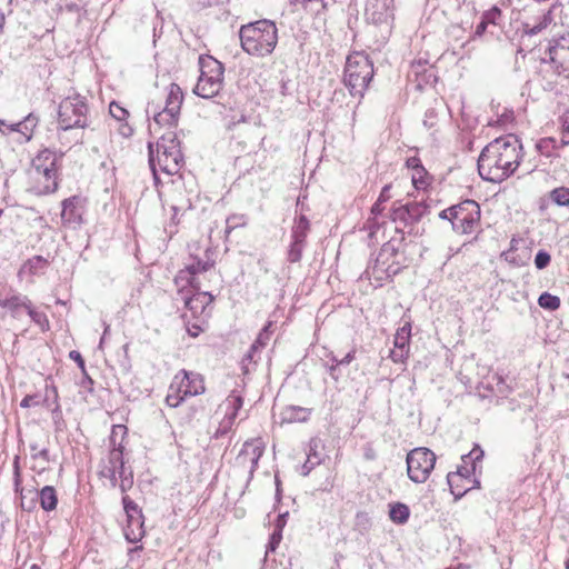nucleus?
<instances>
[{"mask_svg":"<svg viewBox=\"0 0 569 569\" xmlns=\"http://www.w3.org/2000/svg\"><path fill=\"white\" fill-rule=\"evenodd\" d=\"M550 261L551 257L546 250H539L535 257V266L539 270L547 268Z\"/></svg>","mask_w":569,"mask_h":569,"instance_id":"nucleus-48","label":"nucleus"},{"mask_svg":"<svg viewBox=\"0 0 569 569\" xmlns=\"http://www.w3.org/2000/svg\"><path fill=\"white\" fill-rule=\"evenodd\" d=\"M39 123V117L34 113H29L23 120L10 124V131L22 134L23 140L20 142H29L32 139L33 131Z\"/></svg>","mask_w":569,"mask_h":569,"instance_id":"nucleus-23","label":"nucleus"},{"mask_svg":"<svg viewBox=\"0 0 569 569\" xmlns=\"http://www.w3.org/2000/svg\"><path fill=\"white\" fill-rule=\"evenodd\" d=\"M40 403L39 397L37 395H27L20 402V407L30 408L38 406Z\"/></svg>","mask_w":569,"mask_h":569,"instance_id":"nucleus-54","label":"nucleus"},{"mask_svg":"<svg viewBox=\"0 0 569 569\" xmlns=\"http://www.w3.org/2000/svg\"><path fill=\"white\" fill-rule=\"evenodd\" d=\"M48 267V259L43 258L42 256H33L23 263L20 272H27L31 276H37L42 274Z\"/></svg>","mask_w":569,"mask_h":569,"instance_id":"nucleus-27","label":"nucleus"},{"mask_svg":"<svg viewBox=\"0 0 569 569\" xmlns=\"http://www.w3.org/2000/svg\"><path fill=\"white\" fill-rule=\"evenodd\" d=\"M264 452V442L260 438L247 440L236 458L238 466L249 468V478L253 477L260 458Z\"/></svg>","mask_w":569,"mask_h":569,"instance_id":"nucleus-15","label":"nucleus"},{"mask_svg":"<svg viewBox=\"0 0 569 569\" xmlns=\"http://www.w3.org/2000/svg\"><path fill=\"white\" fill-rule=\"evenodd\" d=\"M561 143L569 144V123L567 121L563 124Z\"/></svg>","mask_w":569,"mask_h":569,"instance_id":"nucleus-64","label":"nucleus"},{"mask_svg":"<svg viewBox=\"0 0 569 569\" xmlns=\"http://www.w3.org/2000/svg\"><path fill=\"white\" fill-rule=\"evenodd\" d=\"M126 539L136 543L140 541L144 536L143 529V516H134L132 518H127V526L123 529Z\"/></svg>","mask_w":569,"mask_h":569,"instance_id":"nucleus-24","label":"nucleus"},{"mask_svg":"<svg viewBox=\"0 0 569 569\" xmlns=\"http://www.w3.org/2000/svg\"><path fill=\"white\" fill-rule=\"evenodd\" d=\"M83 200L79 196H73L62 201L61 219L63 224L76 227L82 222Z\"/></svg>","mask_w":569,"mask_h":569,"instance_id":"nucleus-18","label":"nucleus"},{"mask_svg":"<svg viewBox=\"0 0 569 569\" xmlns=\"http://www.w3.org/2000/svg\"><path fill=\"white\" fill-rule=\"evenodd\" d=\"M27 313L29 315L31 320L41 328L42 331L49 329V320H48L46 313L41 312V311H37L32 307V302L30 303V309L27 310Z\"/></svg>","mask_w":569,"mask_h":569,"instance_id":"nucleus-41","label":"nucleus"},{"mask_svg":"<svg viewBox=\"0 0 569 569\" xmlns=\"http://www.w3.org/2000/svg\"><path fill=\"white\" fill-rule=\"evenodd\" d=\"M426 173H418V169L415 170L412 174V183L417 189L425 188L427 186V181L425 179Z\"/></svg>","mask_w":569,"mask_h":569,"instance_id":"nucleus-55","label":"nucleus"},{"mask_svg":"<svg viewBox=\"0 0 569 569\" xmlns=\"http://www.w3.org/2000/svg\"><path fill=\"white\" fill-rule=\"evenodd\" d=\"M83 373V378H82V381H81V386L86 389H89L91 390L92 389V385H93V380L91 379V377L87 373V371H82Z\"/></svg>","mask_w":569,"mask_h":569,"instance_id":"nucleus-63","label":"nucleus"},{"mask_svg":"<svg viewBox=\"0 0 569 569\" xmlns=\"http://www.w3.org/2000/svg\"><path fill=\"white\" fill-rule=\"evenodd\" d=\"M407 164H408L409 168H412L413 170L418 169V173H427L425 168L422 167V164L420 162V159H418L416 157L409 158L408 161H407Z\"/></svg>","mask_w":569,"mask_h":569,"instance_id":"nucleus-57","label":"nucleus"},{"mask_svg":"<svg viewBox=\"0 0 569 569\" xmlns=\"http://www.w3.org/2000/svg\"><path fill=\"white\" fill-rule=\"evenodd\" d=\"M382 223H385V221L380 222L379 218L377 217L368 218L363 226V229L368 231V236L370 239H375L377 237V233Z\"/></svg>","mask_w":569,"mask_h":569,"instance_id":"nucleus-46","label":"nucleus"},{"mask_svg":"<svg viewBox=\"0 0 569 569\" xmlns=\"http://www.w3.org/2000/svg\"><path fill=\"white\" fill-rule=\"evenodd\" d=\"M101 477H106L110 480L111 487H116L118 483L117 469L116 467H103L100 471Z\"/></svg>","mask_w":569,"mask_h":569,"instance_id":"nucleus-52","label":"nucleus"},{"mask_svg":"<svg viewBox=\"0 0 569 569\" xmlns=\"http://www.w3.org/2000/svg\"><path fill=\"white\" fill-rule=\"evenodd\" d=\"M109 112L111 117L118 121H123L129 116V112L122 106L114 101L110 103Z\"/></svg>","mask_w":569,"mask_h":569,"instance_id":"nucleus-47","label":"nucleus"},{"mask_svg":"<svg viewBox=\"0 0 569 569\" xmlns=\"http://www.w3.org/2000/svg\"><path fill=\"white\" fill-rule=\"evenodd\" d=\"M305 247L306 242L291 239V243L288 250V260L291 263L299 262L302 258V251Z\"/></svg>","mask_w":569,"mask_h":569,"instance_id":"nucleus-40","label":"nucleus"},{"mask_svg":"<svg viewBox=\"0 0 569 569\" xmlns=\"http://www.w3.org/2000/svg\"><path fill=\"white\" fill-rule=\"evenodd\" d=\"M281 540V531H274L272 535H271V539H270V542H269V547L271 550H274L276 549V546L280 542Z\"/></svg>","mask_w":569,"mask_h":569,"instance_id":"nucleus-60","label":"nucleus"},{"mask_svg":"<svg viewBox=\"0 0 569 569\" xmlns=\"http://www.w3.org/2000/svg\"><path fill=\"white\" fill-rule=\"evenodd\" d=\"M373 77V63L368 54L353 52L348 56L343 72V83L352 97L361 99Z\"/></svg>","mask_w":569,"mask_h":569,"instance_id":"nucleus-5","label":"nucleus"},{"mask_svg":"<svg viewBox=\"0 0 569 569\" xmlns=\"http://www.w3.org/2000/svg\"><path fill=\"white\" fill-rule=\"evenodd\" d=\"M322 441L319 438H312L308 445L307 460L301 467V475L308 476L323 460Z\"/></svg>","mask_w":569,"mask_h":569,"instance_id":"nucleus-21","label":"nucleus"},{"mask_svg":"<svg viewBox=\"0 0 569 569\" xmlns=\"http://www.w3.org/2000/svg\"><path fill=\"white\" fill-rule=\"evenodd\" d=\"M133 486V472L131 469L128 471V476H123L119 482V489L122 493L129 491Z\"/></svg>","mask_w":569,"mask_h":569,"instance_id":"nucleus-51","label":"nucleus"},{"mask_svg":"<svg viewBox=\"0 0 569 569\" xmlns=\"http://www.w3.org/2000/svg\"><path fill=\"white\" fill-rule=\"evenodd\" d=\"M481 17L487 22V24L496 31L497 27L500 26L501 10L498 7H492L491 9L485 11Z\"/></svg>","mask_w":569,"mask_h":569,"instance_id":"nucleus-39","label":"nucleus"},{"mask_svg":"<svg viewBox=\"0 0 569 569\" xmlns=\"http://www.w3.org/2000/svg\"><path fill=\"white\" fill-rule=\"evenodd\" d=\"M390 188H391V187H390L389 184H387V186H385V187L382 188V190H381V192H380V194H379V198H378V200H379L380 202H382V203H383V202H386V201H388V200L390 199Z\"/></svg>","mask_w":569,"mask_h":569,"instance_id":"nucleus-62","label":"nucleus"},{"mask_svg":"<svg viewBox=\"0 0 569 569\" xmlns=\"http://www.w3.org/2000/svg\"><path fill=\"white\" fill-rule=\"evenodd\" d=\"M240 44L250 56L264 58L273 52L278 43V28L268 19H261L239 29Z\"/></svg>","mask_w":569,"mask_h":569,"instance_id":"nucleus-2","label":"nucleus"},{"mask_svg":"<svg viewBox=\"0 0 569 569\" xmlns=\"http://www.w3.org/2000/svg\"><path fill=\"white\" fill-rule=\"evenodd\" d=\"M31 300L21 293H13L0 298V307L8 310L10 316L14 319L20 318L23 310L30 309Z\"/></svg>","mask_w":569,"mask_h":569,"instance_id":"nucleus-20","label":"nucleus"},{"mask_svg":"<svg viewBox=\"0 0 569 569\" xmlns=\"http://www.w3.org/2000/svg\"><path fill=\"white\" fill-rule=\"evenodd\" d=\"M547 56L553 72L569 79V33L549 40Z\"/></svg>","mask_w":569,"mask_h":569,"instance_id":"nucleus-13","label":"nucleus"},{"mask_svg":"<svg viewBox=\"0 0 569 569\" xmlns=\"http://www.w3.org/2000/svg\"><path fill=\"white\" fill-rule=\"evenodd\" d=\"M398 249L391 243L387 242L382 246L375 264L366 270L368 277H375L378 280L385 278H392L400 271L399 264L388 263L390 257H395Z\"/></svg>","mask_w":569,"mask_h":569,"instance_id":"nucleus-14","label":"nucleus"},{"mask_svg":"<svg viewBox=\"0 0 569 569\" xmlns=\"http://www.w3.org/2000/svg\"><path fill=\"white\" fill-rule=\"evenodd\" d=\"M201 73L193 92L204 99L216 97L223 83V64L212 57L200 58Z\"/></svg>","mask_w":569,"mask_h":569,"instance_id":"nucleus-8","label":"nucleus"},{"mask_svg":"<svg viewBox=\"0 0 569 569\" xmlns=\"http://www.w3.org/2000/svg\"><path fill=\"white\" fill-rule=\"evenodd\" d=\"M410 337H411V325L409 322H406L402 327H400L393 339V347L396 348H403V349H410Z\"/></svg>","mask_w":569,"mask_h":569,"instance_id":"nucleus-32","label":"nucleus"},{"mask_svg":"<svg viewBox=\"0 0 569 569\" xmlns=\"http://www.w3.org/2000/svg\"><path fill=\"white\" fill-rule=\"evenodd\" d=\"M123 461V448L121 445L118 447L113 446V448L109 452L108 465L106 467H118L122 468Z\"/></svg>","mask_w":569,"mask_h":569,"instance_id":"nucleus-42","label":"nucleus"},{"mask_svg":"<svg viewBox=\"0 0 569 569\" xmlns=\"http://www.w3.org/2000/svg\"><path fill=\"white\" fill-rule=\"evenodd\" d=\"M430 212V206L425 201H412L405 204L400 202L393 203L390 212V219L396 223V231L405 234L418 237L421 236L423 229L419 228L420 220Z\"/></svg>","mask_w":569,"mask_h":569,"instance_id":"nucleus-6","label":"nucleus"},{"mask_svg":"<svg viewBox=\"0 0 569 569\" xmlns=\"http://www.w3.org/2000/svg\"><path fill=\"white\" fill-rule=\"evenodd\" d=\"M310 410L298 406H288L281 411V421L286 423L305 422L309 419Z\"/></svg>","mask_w":569,"mask_h":569,"instance_id":"nucleus-25","label":"nucleus"},{"mask_svg":"<svg viewBox=\"0 0 569 569\" xmlns=\"http://www.w3.org/2000/svg\"><path fill=\"white\" fill-rule=\"evenodd\" d=\"M13 480H14L16 492H22L23 488L21 487V473H20V467H19V457H16L14 461H13Z\"/></svg>","mask_w":569,"mask_h":569,"instance_id":"nucleus-49","label":"nucleus"},{"mask_svg":"<svg viewBox=\"0 0 569 569\" xmlns=\"http://www.w3.org/2000/svg\"><path fill=\"white\" fill-rule=\"evenodd\" d=\"M184 398L186 396H183L182 391H178V385L173 380L169 387V392L166 397V403L169 407L177 408L184 400Z\"/></svg>","mask_w":569,"mask_h":569,"instance_id":"nucleus-36","label":"nucleus"},{"mask_svg":"<svg viewBox=\"0 0 569 569\" xmlns=\"http://www.w3.org/2000/svg\"><path fill=\"white\" fill-rule=\"evenodd\" d=\"M183 101V93L177 83H171L168 88L164 107L159 111L153 102L148 103L147 113H153L154 126L167 127L169 130L178 124L180 109Z\"/></svg>","mask_w":569,"mask_h":569,"instance_id":"nucleus-9","label":"nucleus"},{"mask_svg":"<svg viewBox=\"0 0 569 569\" xmlns=\"http://www.w3.org/2000/svg\"><path fill=\"white\" fill-rule=\"evenodd\" d=\"M477 472V469L475 467H468V466H459L456 472H449L447 476V481L450 487L451 493L456 497V499L461 498L465 493H467L470 488H466L463 490H455L456 488V481H466L468 483L475 482L477 486H479V481L477 479L471 480V477H475Z\"/></svg>","mask_w":569,"mask_h":569,"instance_id":"nucleus-19","label":"nucleus"},{"mask_svg":"<svg viewBox=\"0 0 569 569\" xmlns=\"http://www.w3.org/2000/svg\"><path fill=\"white\" fill-rule=\"evenodd\" d=\"M29 448L32 459H40L43 463H48L50 461L49 450L47 448L40 449L37 442H31Z\"/></svg>","mask_w":569,"mask_h":569,"instance_id":"nucleus-45","label":"nucleus"},{"mask_svg":"<svg viewBox=\"0 0 569 569\" xmlns=\"http://www.w3.org/2000/svg\"><path fill=\"white\" fill-rule=\"evenodd\" d=\"M69 357H70V359H72L77 362V365L79 366L81 371H84V369H86L84 360L79 351H76V350L70 351Z\"/></svg>","mask_w":569,"mask_h":569,"instance_id":"nucleus-58","label":"nucleus"},{"mask_svg":"<svg viewBox=\"0 0 569 569\" xmlns=\"http://www.w3.org/2000/svg\"><path fill=\"white\" fill-rule=\"evenodd\" d=\"M355 358H356V350L352 349L342 359H340L338 362L341 366H347V365L351 363L355 360Z\"/></svg>","mask_w":569,"mask_h":569,"instance_id":"nucleus-59","label":"nucleus"},{"mask_svg":"<svg viewBox=\"0 0 569 569\" xmlns=\"http://www.w3.org/2000/svg\"><path fill=\"white\" fill-rule=\"evenodd\" d=\"M63 157L62 152H56L49 148L40 150L32 159L29 170V190L43 196L54 192L58 188V161Z\"/></svg>","mask_w":569,"mask_h":569,"instance_id":"nucleus-4","label":"nucleus"},{"mask_svg":"<svg viewBox=\"0 0 569 569\" xmlns=\"http://www.w3.org/2000/svg\"><path fill=\"white\" fill-rule=\"evenodd\" d=\"M226 403L229 410L227 415L230 420H233L243 405V398L240 393L233 390L226 399Z\"/></svg>","mask_w":569,"mask_h":569,"instance_id":"nucleus-33","label":"nucleus"},{"mask_svg":"<svg viewBox=\"0 0 569 569\" xmlns=\"http://www.w3.org/2000/svg\"><path fill=\"white\" fill-rule=\"evenodd\" d=\"M178 385V391H182L183 396H198L204 392V382L199 373L182 369L174 378Z\"/></svg>","mask_w":569,"mask_h":569,"instance_id":"nucleus-16","label":"nucleus"},{"mask_svg":"<svg viewBox=\"0 0 569 569\" xmlns=\"http://www.w3.org/2000/svg\"><path fill=\"white\" fill-rule=\"evenodd\" d=\"M552 21L550 10H538L536 14H525L521 20V30L523 34L537 36L545 30Z\"/></svg>","mask_w":569,"mask_h":569,"instance_id":"nucleus-17","label":"nucleus"},{"mask_svg":"<svg viewBox=\"0 0 569 569\" xmlns=\"http://www.w3.org/2000/svg\"><path fill=\"white\" fill-rule=\"evenodd\" d=\"M436 463V455L428 448H415L407 455V472L410 480L423 483Z\"/></svg>","mask_w":569,"mask_h":569,"instance_id":"nucleus-12","label":"nucleus"},{"mask_svg":"<svg viewBox=\"0 0 569 569\" xmlns=\"http://www.w3.org/2000/svg\"><path fill=\"white\" fill-rule=\"evenodd\" d=\"M41 508L49 512L53 511L58 505L57 491L52 486H44L38 493Z\"/></svg>","mask_w":569,"mask_h":569,"instance_id":"nucleus-26","label":"nucleus"},{"mask_svg":"<svg viewBox=\"0 0 569 569\" xmlns=\"http://www.w3.org/2000/svg\"><path fill=\"white\" fill-rule=\"evenodd\" d=\"M149 166L153 178L158 181V171L167 174H176L183 164V154L180 148V141L174 131H168L161 134L157 141L156 149L151 142L148 143Z\"/></svg>","mask_w":569,"mask_h":569,"instance_id":"nucleus-3","label":"nucleus"},{"mask_svg":"<svg viewBox=\"0 0 569 569\" xmlns=\"http://www.w3.org/2000/svg\"><path fill=\"white\" fill-rule=\"evenodd\" d=\"M552 202L560 207L569 206V188L558 187L550 191L549 194Z\"/></svg>","mask_w":569,"mask_h":569,"instance_id":"nucleus-38","label":"nucleus"},{"mask_svg":"<svg viewBox=\"0 0 569 569\" xmlns=\"http://www.w3.org/2000/svg\"><path fill=\"white\" fill-rule=\"evenodd\" d=\"M272 321H268L264 327L259 332L257 339L252 343V351H258L262 348H264L270 340Z\"/></svg>","mask_w":569,"mask_h":569,"instance_id":"nucleus-37","label":"nucleus"},{"mask_svg":"<svg viewBox=\"0 0 569 569\" xmlns=\"http://www.w3.org/2000/svg\"><path fill=\"white\" fill-rule=\"evenodd\" d=\"M309 229H310L309 220L307 219L306 216L301 214L295 221V224L292 227V232H291V239L306 242Z\"/></svg>","mask_w":569,"mask_h":569,"instance_id":"nucleus-30","label":"nucleus"},{"mask_svg":"<svg viewBox=\"0 0 569 569\" xmlns=\"http://www.w3.org/2000/svg\"><path fill=\"white\" fill-rule=\"evenodd\" d=\"M247 217L244 214H232L226 220V232H230L232 229L246 226Z\"/></svg>","mask_w":569,"mask_h":569,"instance_id":"nucleus-44","label":"nucleus"},{"mask_svg":"<svg viewBox=\"0 0 569 569\" xmlns=\"http://www.w3.org/2000/svg\"><path fill=\"white\" fill-rule=\"evenodd\" d=\"M341 365L337 361V363H328V362H325V367L327 368L330 377L335 380V381H338L339 380V373H338V369Z\"/></svg>","mask_w":569,"mask_h":569,"instance_id":"nucleus-56","label":"nucleus"},{"mask_svg":"<svg viewBox=\"0 0 569 569\" xmlns=\"http://www.w3.org/2000/svg\"><path fill=\"white\" fill-rule=\"evenodd\" d=\"M522 144L517 136L499 137L485 147L478 158V171L482 179L502 182L519 167Z\"/></svg>","mask_w":569,"mask_h":569,"instance_id":"nucleus-1","label":"nucleus"},{"mask_svg":"<svg viewBox=\"0 0 569 569\" xmlns=\"http://www.w3.org/2000/svg\"><path fill=\"white\" fill-rule=\"evenodd\" d=\"M451 227L460 234L472 233L480 224V206L475 200H463L451 206Z\"/></svg>","mask_w":569,"mask_h":569,"instance_id":"nucleus-11","label":"nucleus"},{"mask_svg":"<svg viewBox=\"0 0 569 569\" xmlns=\"http://www.w3.org/2000/svg\"><path fill=\"white\" fill-rule=\"evenodd\" d=\"M553 142L552 139H543V140H540L537 144H536V148L541 152V153H546L547 156H549L547 152H546V149L549 147V144Z\"/></svg>","mask_w":569,"mask_h":569,"instance_id":"nucleus-61","label":"nucleus"},{"mask_svg":"<svg viewBox=\"0 0 569 569\" xmlns=\"http://www.w3.org/2000/svg\"><path fill=\"white\" fill-rule=\"evenodd\" d=\"M366 14L370 17L373 22H381L386 19L387 16V4L385 2H380L379 0H368Z\"/></svg>","mask_w":569,"mask_h":569,"instance_id":"nucleus-28","label":"nucleus"},{"mask_svg":"<svg viewBox=\"0 0 569 569\" xmlns=\"http://www.w3.org/2000/svg\"><path fill=\"white\" fill-rule=\"evenodd\" d=\"M409 356V349L396 348L390 351V358L393 362H403Z\"/></svg>","mask_w":569,"mask_h":569,"instance_id":"nucleus-50","label":"nucleus"},{"mask_svg":"<svg viewBox=\"0 0 569 569\" xmlns=\"http://www.w3.org/2000/svg\"><path fill=\"white\" fill-rule=\"evenodd\" d=\"M214 260L208 256L206 251V259L193 258L191 263H188L174 277V283L180 288V291L190 287L192 291L200 290L203 286L201 276L209 274V277H217L214 271Z\"/></svg>","mask_w":569,"mask_h":569,"instance_id":"nucleus-10","label":"nucleus"},{"mask_svg":"<svg viewBox=\"0 0 569 569\" xmlns=\"http://www.w3.org/2000/svg\"><path fill=\"white\" fill-rule=\"evenodd\" d=\"M290 3L300 4L305 11L315 16L321 13L327 7L325 0H290Z\"/></svg>","mask_w":569,"mask_h":569,"instance_id":"nucleus-31","label":"nucleus"},{"mask_svg":"<svg viewBox=\"0 0 569 569\" xmlns=\"http://www.w3.org/2000/svg\"><path fill=\"white\" fill-rule=\"evenodd\" d=\"M213 296L208 291L194 290L190 297H183L184 306L193 316L202 313L212 301Z\"/></svg>","mask_w":569,"mask_h":569,"instance_id":"nucleus-22","label":"nucleus"},{"mask_svg":"<svg viewBox=\"0 0 569 569\" xmlns=\"http://www.w3.org/2000/svg\"><path fill=\"white\" fill-rule=\"evenodd\" d=\"M59 128L66 133L72 129H84L88 122V104L80 94L63 99L58 109Z\"/></svg>","mask_w":569,"mask_h":569,"instance_id":"nucleus-7","label":"nucleus"},{"mask_svg":"<svg viewBox=\"0 0 569 569\" xmlns=\"http://www.w3.org/2000/svg\"><path fill=\"white\" fill-rule=\"evenodd\" d=\"M538 305L549 311H555L560 307V298L549 292H543L538 298Z\"/></svg>","mask_w":569,"mask_h":569,"instance_id":"nucleus-35","label":"nucleus"},{"mask_svg":"<svg viewBox=\"0 0 569 569\" xmlns=\"http://www.w3.org/2000/svg\"><path fill=\"white\" fill-rule=\"evenodd\" d=\"M409 516L410 509L407 505L401 502L390 505L389 517L395 523H406L409 519Z\"/></svg>","mask_w":569,"mask_h":569,"instance_id":"nucleus-29","label":"nucleus"},{"mask_svg":"<svg viewBox=\"0 0 569 569\" xmlns=\"http://www.w3.org/2000/svg\"><path fill=\"white\" fill-rule=\"evenodd\" d=\"M482 458L483 450L478 445H476L469 453L461 457V466L475 467V469H477L478 463L481 462Z\"/></svg>","mask_w":569,"mask_h":569,"instance_id":"nucleus-34","label":"nucleus"},{"mask_svg":"<svg viewBox=\"0 0 569 569\" xmlns=\"http://www.w3.org/2000/svg\"><path fill=\"white\" fill-rule=\"evenodd\" d=\"M487 32H489L490 34H495V30H492L487 24V22L481 18L480 22L476 26L473 38L482 37Z\"/></svg>","mask_w":569,"mask_h":569,"instance_id":"nucleus-53","label":"nucleus"},{"mask_svg":"<svg viewBox=\"0 0 569 569\" xmlns=\"http://www.w3.org/2000/svg\"><path fill=\"white\" fill-rule=\"evenodd\" d=\"M122 505H123V509H124V512L127 515V518H132L134 516H141L142 515V511L141 509L138 507V505L130 499L129 496L124 495L122 497Z\"/></svg>","mask_w":569,"mask_h":569,"instance_id":"nucleus-43","label":"nucleus"}]
</instances>
